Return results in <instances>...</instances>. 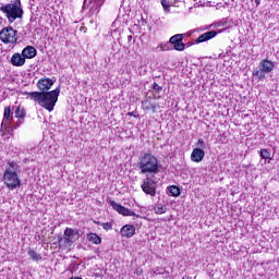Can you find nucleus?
Here are the masks:
<instances>
[{
	"mask_svg": "<svg viewBox=\"0 0 279 279\" xmlns=\"http://www.w3.org/2000/svg\"><path fill=\"white\" fill-rule=\"evenodd\" d=\"M51 86H53L51 78H40L37 82V88H39L40 92H26V95H28L32 101L39 104L41 108H45L48 112H53V108H56V104H58V97H60V87L51 90Z\"/></svg>",
	"mask_w": 279,
	"mask_h": 279,
	"instance_id": "obj_1",
	"label": "nucleus"
},
{
	"mask_svg": "<svg viewBox=\"0 0 279 279\" xmlns=\"http://www.w3.org/2000/svg\"><path fill=\"white\" fill-rule=\"evenodd\" d=\"M2 182L9 191L21 189V163H19V161L8 160Z\"/></svg>",
	"mask_w": 279,
	"mask_h": 279,
	"instance_id": "obj_2",
	"label": "nucleus"
},
{
	"mask_svg": "<svg viewBox=\"0 0 279 279\" xmlns=\"http://www.w3.org/2000/svg\"><path fill=\"white\" fill-rule=\"evenodd\" d=\"M137 169H140V173H158V158L151 155L150 153H146L138 158Z\"/></svg>",
	"mask_w": 279,
	"mask_h": 279,
	"instance_id": "obj_3",
	"label": "nucleus"
},
{
	"mask_svg": "<svg viewBox=\"0 0 279 279\" xmlns=\"http://www.w3.org/2000/svg\"><path fill=\"white\" fill-rule=\"evenodd\" d=\"M0 12L4 14L9 23H14L16 19H23V4L21 0H16L14 3L1 4Z\"/></svg>",
	"mask_w": 279,
	"mask_h": 279,
	"instance_id": "obj_4",
	"label": "nucleus"
},
{
	"mask_svg": "<svg viewBox=\"0 0 279 279\" xmlns=\"http://www.w3.org/2000/svg\"><path fill=\"white\" fill-rule=\"evenodd\" d=\"M276 68V63L269 59H263L258 68L253 71V77H256L259 82L267 80L268 73H272Z\"/></svg>",
	"mask_w": 279,
	"mask_h": 279,
	"instance_id": "obj_5",
	"label": "nucleus"
},
{
	"mask_svg": "<svg viewBox=\"0 0 279 279\" xmlns=\"http://www.w3.org/2000/svg\"><path fill=\"white\" fill-rule=\"evenodd\" d=\"M19 31L13 29L12 26L3 27L0 31V40L4 45H16L19 43Z\"/></svg>",
	"mask_w": 279,
	"mask_h": 279,
	"instance_id": "obj_6",
	"label": "nucleus"
},
{
	"mask_svg": "<svg viewBox=\"0 0 279 279\" xmlns=\"http://www.w3.org/2000/svg\"><path fill=\"white\" fill-rule=\"evenodd\" d=\"M106 0H84L83 10H88L89 16H97Z\"/></svg>",
	"mask_w": 279,
	"mask_h": 279,
	"instance_id": "obj_7",
	"label": "nucleus"
},
{
	"mask_svg": "<svg viewBox=\"0 0 279 279\" xmlns=\"http://www.w3.org/2000/svg\"><path fill=\"white\" fill-rule=\"evenodd\" d=\"M141 189L145 195H149L150 197H156V181L150 177H147L143 180L141 184Z\"/></svg>",
	"mask_w": 279,
	"mask_h": 279,
	"instance_id": "obj_8",
	"label": "nucleus"
},
{
	"mask_svg": "<svg viewBox=\"0 0 279 279\" xmlns=\"http://www.w3.org/2000/svg\"><path fill=\"white\" fill-rule=\"evenodd\" d=\"M109 204L113 208V210H116L117 213H119V215H122L123 217H141L133 210L128 209L126 207L122 206L121 204H118L114 201H109Z\"/></svg>",
	"mask_w": 279,
	"mask_h": 279,
	"instance_id": "obj_9",
	"label": "nucleus"
},
{
	"mask_svg": "<svg viewBox=\"0 0 279 279\" xmlns=\"http://www.w3.org/2000/svg\"><path fill=\"white\" fill-rule=\"evenodd\" d=\"M182 40H184V34H177L170 37L169 43L170 45H173L175 51H184V49H186V44Z\"/></svg>",
	"mask_w": 279,
	"mask_h": 279,
	"instance_id": "obj_10",
	"label": "nucleus"
},
{
	"mask_svg": "<svg viewBox=\"0 0 279 279\" xmlns=\"http://www.w3.org/2000/svg\"><path fill=\"white\" fill-rule=\"evenodd\" d=\"M12 121H14V112H12L11 107H5L1 128H10L12 125Z\"/></svg>",
	"mask_w": 279,
	"mask_h": 279,
	"instance_id": "obj_11",
	"label": "nucleus"
},
{
	"mask_svg": "<svg viewBox=\"0 0 279 279\" xmlns=\"http://www.w3.org/2000/svg\"><path fill=\"white\" fill-rule=\"evenodd\" d=\"M14 116L19 120H17L16 124L12 125V130H16L17 128H20V125H23V119H25V117H26L25 108H23L21 106L15 107Z\"/></svg>",
	"mask_w": 279,
	"mask_h": 279,
	"instance_id": "obj_12",
	"label": "nucleus"
},
{
	"mask_svg": "<svg viewBox=\"0 0 279 279\" xmlns=\"http://www.w3.org/2000/svg\"><path fill=\"white\" fill-rule=\"evenodd\" d=\"M221 34V31L216 32V31H209L207 33H204L198 36V38L195 40L196 45H199V43H208V40H213L217 34Z\"/></svg>",
	"mask_w": 279,
	"mask_h": 279,
	"instance_id": "obj_13",
	"label": "nucleus"
},
{
	"mask_svg": "<svg viewBox=\"0 0 279 279\" xmlns=\"http://www.w3.org/2000/svg\"><path fill=\"white\" fill-rule=\"evenodd\" d=\"M120 232L125 239H132L136 234V228L133 225H125L121 228Z\"/></svg>",
	"mask_w": 279,
	"mask_h": 279,
	"instance_id": "obj_14",
	"label": "nucleus"
},
{
	"mask_svg": "<svg viewBox=\"0 0 279 279\" xmlns=\"http://www.w3.org/2000/svg\"><path fill=\"white\" fill-rule=\"evenodd\" d=\"M205 156H206V153L204 151V149L194 148L191 154V160L192 162H202Z\"/></svg>",
	"mask_w": 279,
	"mask_h": 279,
	"instance_id": "obj_15",
	"label": "nucleus"
},
{
	"mask_svg": "<svg viewBox=\"0 0 279 279\" xmlns=\"http://www.w3.org/2000/svg\"><path fill=\"white\" fill-rule=\"evenodd\" d=\"M36 48H34V46H26L23 50H22V56L24 57V60H32V58H36Z\"/></svg>",
	"mask_w": 279,
	"mask_h": 279,
	"instance_id": "obj_16",
	"label": "nucleus"
},
{
	"mask_svg": "<svg viewBox=\"0 0 279 279\" xmlns=\"http://www.w3.org/2000/svg\"><path fill=\"white\" fill-rule=\"evenodd\" d=\"M11 64L13 66H23L25 64V57L19 52H15L11 57Z\"/></svg>",
	"mask_w": 279,
	"mask_h": 279,
	"instance_id": "obj_17",
	"label": "nucleus"
},
{
	"mask_svg": "<svg viewBox=\"0 0 279 279\" xmlns=\"http://www.w3.org/2000/svg\"><path fill=\"white\" fill-rule=\"evenodd\" d=\"M80 234V231L77 229H72V228H65L63 235H65L70 241H73L75 243V236Z\"/></svg>",
	"mask_w": 279,
	"mask_h": 279,
	"instance_id": "obj_18",
	"label": "nucleus"
},
{
	"mask_svg": "<svg viewBox=\"0 0 279 279\" xmlns=\"http://www.w3.org/2000/svg\"><path fill=\"white\" fill-rule=\"evenodd\" d=\"M167 194L170 197H180L181 195L180 187L178 185H170L167 187Z\"/></svg>",
	"mask_w": 279,
	"mask_h": 279,
	"instance_id": "obj_19",
	"label": "nucleus"
},
{
	"mask_svg": "<svg viewBox=\"0 0 279 279\" xmlns=\"http://www.w3.org/2000/svg\"><path fill=\"white\" fill-rule=\"evenodd\" d=\"M87 241L94 245H101V236H99L97 233H88Z\"/></svg>",
	"mask_w": 279,
	"mask_h": 279,
	"instance_id": "obj_20",
	"label": "nucleus"
},
{
	"mask_svg": "<svg viewBox=\"0 0 279 279\" xmlns=\"http://www.w3.org/2000/svg\"><path fill=\"white\" fill-rule=\"evenodd\" d=\"M73 241L70 240L68 236L63 235L59 236V245L60 247H72L73 246Z\"/></svg>",
	"mask_w": 279,
	"mask_h": 279,
	"instance_id": "obj_21",
	"label": "nucleus"
},
{
	"mask_svg": "<svg viewBox=\"0 0 279 279\" xmlns=\"http://www.w3.org/2000/svg\"><path fill=\"white\" fill-rule=\"evenodd\" d=\"M28 256L29 258H32L35 263H38L40 260H43V255L38 254L36 251L34 250H28Z\"/></svg>",
	"mask_w": 279,
	"mask_h": 279,
	"instance_id": "obj_22",
	"label": "nucleus"
},
{
	"mask_svg": "<svg viewBox=\"0 0 279 279\" xmlns=\"http://www.w3.org/2000/svg\"><path fill=\"white\" fill-rule=\"evenodd\" d=\"M154 210L156 215H165V213H167V205L157 204L155 205Z\"/></svg>",
	"mask_w": 279,
	"mask_h": 279,
	"instance_id": "obj_23",
	"label": "nucleus"
},
{
	"mask_svg": "<svg viewBox=\"0 0 279 279\" xmlns=\"http://www.w3.org/2000/svg\"><path fill=\"white\" fill-rule=\"evenodd\" d=\"M143 109L146 110V112H149V110H153V112H156V105L149 102V101H142Z\"/></svg>",
	"mask_w": 279,
	"mask_h": 279,
	"instance_id": "obj_24",
	"label": "nucleus"
},
{
	"mask_svg": "<svg viewBox=\"0 0 279 279\" xmlns=\"http://www.w3.org/2000/svg\"><path fill=\"white\" fill-rule=\"evenodd\" d=\"M260 157L264 158V160H271V153L267 148H263L260 150Z\"/></svg>",
	"mask_w": 279,
	"mask_h": 279,
	"instance_id": "obj_25",
	"label": "nucleus"
},
{
	"mask_svg": "<svg viewBox=\"0 0 279 279\" xmlns=\"http://www.w3.org/2000/svg\"><path fill=\"white\" fill-rule=\"evenodd\" d=\"M161 5H162L165 12H169L171 4L169 3L168 0H161Z\"/></svg>",
	"mask_w": 279,
	"mask_h": 279,
	"instance_id": "obj_26",
	"label": "nucleus"
},
{
	"mask_svg": "<svg viewBox=\"0 0 279 279\" xmlns=\"http://www.w3.org/2000/svg\"><path fill=\"white\" fill-rule=\"evenodd\" d=\"M101 228H104L106 232H108L109 230H112V222H102Z\"/></svg>",
	"mask_w": 279,
	"mask_h": 279,
	"instance_id": "obj_27",
	"label": "nucleus"
},
{
	"mask_svg": "<svg viewBox=\"0 0 279 279\" xmlns=\"http://www.w3.org/2000/svg\"><path fill=\"white\" fill-rule=\"evenodd\" d=\"M157 49H159V51H169V44H161Z\"/></svg>",
	"mask_w": 279,
	"mask_h": 279,
	"instance_id": "obj_28",
	"label": "nucleus"
},
{
	"mask_svg": "<svg viewBox=\"0 0 279 279\" xmlns=\"http://www.w3.org/2000/svg\"><path fill=\"white\" fill-rule=\"evenodd\" d=\"M153 89H154L156 93H162V86L158 85V83H154Z\"/></svg>",
	"mask_w": 279,
	"mask_h": 279,
	"instance_id": "obj_29",
	"label": "nucleus"
},
{
	"mask_svg": "<svg viewBox=\"0 0 279 279\" xmlns=\"http://www.w3.org/2000/svg\"><path fill=\"white\" fill-rule=\"evenodd\" d=\"M197 147H201V149H206V142H204V140L199 138L197 141Z\"/></svg>",
	"mask_w": 279,
	"mask_h": 279,
	"instance_id": "obj_30",
	"label": "nucleus"
},
{
	"mask_svg": "<svg viewBox=\"0 0 279 279\" xmlns=\"http://www.w3.org/2000/svg\"><path fill=\"white\" fill-rule=\"evenodd\" d=\"M215 27H226V22H218Z\"/></svg>",
	"mask_w": 279,
	"mask_h": 279,
	"instance_id": "obj_31",
	"label": "nucleus"
},
{
	"mask_svg": "<svg viewBox=\"0 0 279 279\" xmlns=\"http://www.w3.org/2000/svg\"><path fill=\"white\" fill-rule=\"evenodd\" d=\"M136 276H141V274H143V269L138 268L136 271H135Z\"/></svg>",
	"mask_w": 279,
	"mask_h": 279,
	"instance_id": "obj_32",
	"label": "nucleus"
},
{
	"mask_svg": "<svg viewBox=\"0 0 279 279\" xmlns=\"http://www.w3.org/2000/svg\"><path fill=\"white\" fill-rule=\"evenodd\" d=\"M94 223H95L96 226H101V223H104V222H100V221H94Z\"/></svg>",
	"mask_w": 279,
	"mask_h": 279,
	"instance_id": "obj_33",
	"label": "nucleus"
},
{
	"mask_svg": "<svg viewBox=\"0 0 279 279\" xmlns=\"http://www.w3.org/2000/svg\"><path fill=\"white\" fill-rule=\"evenodd\" d=\"M256 5H260V0H255Z\"/></svg>",
	"mask_w": 279,
	"mask_h": 279,
	"instance_id": "obj_34",
	"label": "nucleus"
},
{
	"mask_svg": "<svg viewBox=\"0 0 279 279\" xmlns=\"http://www.w3.org/2000/svg\"><path fill=\"white\" fill-rule=\"evenodd\" d=\"M3 21V17L0 16V23Z\"/></svg>",
	"mask_w": 279,
	"mask_h": 279,
	"instance_id": "obj_35",
	"label": "nucleus"
},
{
	"mask_svg": "<svg viewBox=\"0 0 279 279\" xmlns=\"http://www.w3.org/2000/svg\"><path fill=\"white\" fill-rule=\"evenodd\" d=\"M182 279H189V277H183Z\"/></svg>",
	"mask_w": 279,
	"mask_h": 279,
	"instance_id": "obj_36",
	"label": "nucleus"
},
{
	"mask_svg": "<svg viewBox=\"0 0 279 279\" xmlns=\"http://www.w3.org/2000/svg\"><path fill=\"white\" fill-rule=\"evenodd\" d=\"M129 39H132V36H129Z\"/></svg>",
	"mask_w": 279,
	"mask_h": 279,
	"instance_id": "obj_37",
	"label": "nucleus"
},
{
	"mask_svg": "<svg viewBox=\"0 0 279 279\" xmlns=\"http://www.w3.org/2000/svg\"><path fill=\"white\" fill-rule=\"evenodd\" d=\"M187 47H191V44H187Z\"/></svg>",
	"mask_w": 279,
	"mask_h": 279,
	"instance_id": "obj_38",
	"label": "nucleus"
},
{
	"mask_svg": "<svg viewBox=\"0 0 279 279\" xmlns=\"http://www.w3.org/2000/svg\"><path fill=\"white\" fill-rule=\"evenodd\" d=\"M187 47H191V44H187Z\"/></svg>",
	"mask_w": 279,
	"mask_h": 279,
	"instance_id": "obj_39",
	"label": "nucleus"
}]
</instances>
